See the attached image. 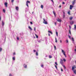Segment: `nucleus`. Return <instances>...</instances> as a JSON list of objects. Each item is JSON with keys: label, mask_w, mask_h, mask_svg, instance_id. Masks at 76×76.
I'll list each match as a JSON object with an SVG mask.
<instances>
[{"label": "nucleus", "mask_w": 76, "mask_h": 76, "mask_svg": "<svg viewBox=\"0 0 76 76\" xmlns=\"http://www.w3.org/2000/svg\"><path fill=\"white\" fill-rule=\"evenodd\" d=\"M62 53L63 54L64 56L65 57H66V52L64 51L63 49H61Z\"/></svg>", "instance_id": "nucleus-1"}, {"label": "nucleus", "mask_w": 76, "mask_h": 76, "mask_svg": "<svg viewBox=\"0 0 76 76\" xmlns=\"http://www.w3.org/2000/svg\"><path fill=\"white\" fill-rule=\"evenodd\" d=\"M43 20H44V22H43V23H45V24H48L47 22L46 21H45V19L44 18H43Z\"/></svg>", "instance_id": "nucleus-2"}, {"label": "nucleus", "mask_w": 76, "mask_h": 76, "mask_svg": "<svg viewBox=\"0 0 76 76\" xmlns=\"http://www.w3.org/2000/svg\"><path fill=\"white\" fill-rule=\"evenodd\" d=\"M75 69H76V66L75 65H74L73 66H72V70H75Z\"/></svg>", "instance_id": "nucleus-3"}, {"label": "nucleus", "mask_w": 76, "mask_h": 76, "mask_svg": "<svg viewBox=\"0 0 76 76\" xmlns=\"http://www.w3.org/2000/svg\"><path fill=\"white\" fill-rule=\"evenodd\" d=\"M60 63L61 64V65H63V60L61 59H60Z\"/></svg>", "instance_id": "nucleus-4"}, {"label": "nucleus", "mask_w": 76, "mask_h": 76, "mask_svg": "<svg viewBox=\"0 0 76 76\" xmlns=\"http://www.w3.org/2000/svg\"><path fill=\"white\" fill-rule=\"evenodd\" d=\"M75 2H76V0H74L72 2V5H75Z\"/></svg>", "instance_id": "nucleus-5"}, {"label": "nucleus", "mask_w": 76, "mask_h": 76, "mask_svg": "<svg viewBox=\"0 0 76 76\" xmlns=\"http://www.w3.org/2000/svg\"><path fill=\"white\" fill-rule=\"evenodd\" d=\"M74 6L73 5H70V10H72V8Z\"/></svg>", "instance_id": "nucleus-6"}, {"label": "nucleus", "mask_w": 76, "mask_h": 76, "mask_svg": "<svg viewBox=\"0 0 76 76\" xmlns=\"http://www.w3.org/2000/svg\"><path fill=\"white\" fill-rule=\"evenodd\" d=\"M70 25H73V23H74V21H71L70 22Z\"/></svg>", "instance_id": "nucleus-7"}, {"label": "nucleus", "mask_w": 76, "mask_h": 76, "mask_svg": "<svg viewBox=\"0 0 76 76\" xmlns=\"http://www.w3.org/2000/svg\"><path fill=\"white\" fill-rule=\"evenodd\" d=\"M2 26H4V21L3 20L2 21Z\"/></svg>", "instance_id": "nucleus-8"}, {"label": "nucleus", "mask_w": 76, "mask_h": 76, "mask_svg": "<svg viewBox=\"0 0 76 76\" xmlns=\"http://www.w3.org/2000/svg\"><path fill=\"white\" fill-rule=\"evenodd\" d=\"M4 4L5 6V7H7V2L5 3Z\"/></svg>", "instance_id": "nucleus-9"}, {"label": "nucleus", "mask_w": 76, "mask_h": 76, "mask_svg": "<svg viewBox=\"0 0 76 76\" xmlns=\"http://www.w3.org/2000/svg\"><path fill=\"white\" fill-rule=\"evenodd\" d=\"M73 71L74 73V74H76V69H74V70H72Z\"/></svg>", "instance_id": "nucleus-10"}, {"label": "nucleus", "mask_w": 76, "mask_h": 76, "mask_svg": "<svg viewBox=\"0 0 76 76\" xmlns=\"http://www.w3.org/2000/svg\"><path fill=\"white\" fill-rule=\"evenodd\" d=\"M15 9H16V10L17 11H18V10H19V7H16Z\"/></svg>", "instance_id": "nucleus-11"}, {"label": "nucleus", "mask_w": 76, "mask_h": 76, "mask_svg": "<svg viewBox=\"0 0 76 76\" xmlns=\"http://www.w3.org/2000/svg\"><path fill=\"white\" fill-rule=\"evenodd\" d=\"M53 14H54V16H55V17H56V13H55V12L53 11Z\"/></svg>", "instance_id": "nucleus-12"}, {"label": "nucleus", "mask_w": 76, "mask_h": 76, "mask_svg": "<svg viewBox=\"0 0 76 76\" xmlns=\"http://www.w3.org/2000/svg\"><path fill=\"white\" fill-rule=\"evenodd\" d=\"M57 21L59 22H61V20L60 19H58L57 20Z\"/></svg>", "instance_id": "nucleus-13"}, {"label": "nucleus", "mask_w": 76, "mask_h": 76, "mask_svg": "<svg viewBox=\"0 0 76 76\" xmlns=\"http://www.w3.org/2000/svg\"><path fill=\"white\" fill-rule=\"evenodd\" d=\"M48 32H49V33H50V34H51L52 35H53V33H52V32H51V31H48Z\"/></svg>", "instance_id": "nucleus-14"}, {"label": "nucleus", "mask_w": 76, "mask_h": 76, "mask_svg": "<svg viewBox=\"0 0 76 76\" xmlns=\"http://www.w3.org/2000/svg\"><path fill=\"white\" fill-rule=\"evenodd\" d=\"M41 8L42 9H43V8L44 7V6H43V5H42L41 6Z\"/></svg>", "instance_id": "nucleus-15"}, {"label": "nucleus", "mask_w": 76, "mask_h": 76, "mask_svg": "<svg viewBox=\"0 0 76 76\" xmlns=\"http://www.w3.org/2000/svg\"><path fill=\"white\" fill-rule=\"evenodd\" d=\"M28 28L29 29H30V30H31V31H32V28L30 27V26H28Z\"/></svg>", "instance_id": "nucleus-16"}, {"label": "nucleus", "mask_w": 76, "mask_h": 76, "mask_svg": "<svg viewBox=\"0 0 76 76\" xmlns=\"http://www.w3.org/2000/svg\"><path fill=\"white\" fill-rule=\"evenodd\" d=\"M26 6H27V7H29V6L28 5V3L26 2Z\"/></svg>", "instance_id": "nucleus-17"}, {"label": "nucleus", "mask_w": 76, "mask_h": 76, "mask_svg": "<svg viewBox=\"0 0 76 76\" xmlns=\"http://www.w3.org/2000/svg\"><path fill=\"white\" fill-rule=\"evenodd\" d=\"M69 19L70 20H72V19H73V17H71V18H69Z\"/></svg>", "instance_id": "nucleus-18"}, {"label": "nucleus", "mask_w": 76, "mask_h": 76, "mask_svg": "<svg viewBox=\"0 0 76 76\" xmlns=\"http://www.w3.org/2000/svg\"><path fill=\"white\" fill-rule=\"evenodd\" d=\"M35 35L37 38H38V35H37L36 34H35Z\"/></svg>", "instance_id": "nucleus-19"}, {"label": "nucleus", "mask_w": 76, "mask_h": 76, "mask_svg": "<svg viewBox=\"0 0 76 76\" xmlns=\"http://www.w3.org/2000/svg\"><path fill=\"white\" fill-rule=\"evenodd\" d=\"M25 64H24L23 65L24 67L25 68H26V67H27L26 65H25Z\"/></svg>", "instance_id": "nucleus-20"}, {"label": "nucleus", "mask_w": 76, "mask_h": 76, "mask_svg": "<svg viewBox=\"0 0 76 76\" xmlns=\"http://www.w3.org/2000/svg\"><path fill=\"white\" fill-rule=\"evenodd\" d=\"M3 12L4 13H5V12H6V11L4 9H3Z\"/></svg>", "instance_id": "nucleus-21"}, {"label": "nucleus", "mask_w": 76, "mask_h": 76, "mask_svg": "<svg viewBox=\"0 0 76 76\" xmlns=\"http://www.w3.org/2000/svg\"><path fill=\"white\" fill-rule=\"evenodd\" d=\"M68 14H69V15H70V11H69L68 12Z\"/></svg>", "instance_id": "nucleus-22"}, {"label": "nucleus", "mask_w": 76, "mask_h": 76, "mask_svg": "<svg viewBox=\"0 0 76 76\" xmlns=\"http://www.w3.org/2000/svg\"><path fill=\"white\" fill-rule=\"evenodd\" d=\"M72 41H73V42H74V38H73V37L72 38Z\"/></svg>", "instance_id": "nucleus-23"}, {"label": "nucleus", "mask_w": 76, "mask_h": 76, "mask_svg": "<svg viewBox=\"0 0 76 76\" xmlns=\"http://www.w3.org/2000/svg\"><path fill=\"white\" fill-rule=\"evenodd\" d=\"M12 59H13V60H15V57H13L12 58Z\"/></svg>", "instance_id": "nucleus-24"}, {"label": "nucleus", "mask_w": 76, "mask_h": 76, "mask_svg": "<svg viewBox=\"0 0 76 76\" xmlns=\"http://www.w3.org/2000/svg\"><path fill=\"white\" fill-rule=\"evenodd\" d=\"M26 3H30V1H27Z\"/></svg>", "instance_id": "nucleus-25"}, {"label": "nucleus", "mask_w": 76, "mask_h": 76, "mask_svg": "<svg viewBox=\"0 0 76 76\" xmlns=\"http://www.w3.org/2000/svg\"><path fill=\"white\" fill-rule=\"evenodd\" d=\"M63 60L64 62L66 61V60L65 58L63 59Z\"/></svg>", "instance_id": "nucleus-26"}, {"label": "nucleus", "mask_w": 76, "mask_h": 76, "mask_svg": "<svg viewBox=\"0 0 76 76\" xmlns=\"http://www.w3.org/2000/svg\"><path fill=\"white\" fill-rule=\"evenodd\" d=\"M36 55L37 56H38V52H36Z\"/></svg>", "instance_id": "nucleus-27"}, {"label": "nucleus", "mask_w": 76, "mask_h": 76, "mask_svg": "<svg viewBox=\"0 0 76 76\" xmlns=\"http://www.w3.org/2000/svg\"><path fill=\"white\" fill-rule=\"evenodd\" d=\"M55 64L56 65V66H58V64H57V63L56 62H55Z\"/></svg>", "instance_id": "nucleus-28"}, {"label": "nucleus", "mask_w": 76, "mask_h": 76, "mask_svg": "<svg viewBox=\"0 0 76 76\" xmlns=\"http://www.w3.org/2000/svg\"><path fill=\"white\" fill-rule=\"evenodd\" d=\"M56 34L57 36H58V33L57 31L56 32Z\"/></svg>", "instance_id": "nucleus-29"}, {"label": "nucleus", "mask_w": 76, "mask_h": 76, "mask_svg": "<svg viewBox=\"0 0 76 76\" xmlns=\"http://www.w3.org/2000/svg\"><path fill=\"white\" fill-rule=\"evenodd\" d=\"M55 42H57V39L56 38H55Z\"/></svg>", "instance_id": "nucleus-30"}, {"label": "nucleus", "mask_w": 76, "mask_h": 76, "mask_svg": "<svg viewBox=\"0 0 76 76\" xmlns=\"http://www.w3.org/2000/svg\"><path fill=\"white\" fill-rule=\"evenodd\" d=\"M66 43H68L69 42V41H68V40L67 39L66 40Z\"/></svg>", "instance_id": "nucleus-31"}, {"label": "nucleus", "mask_w": 76, "mask_h": 76, "mask_svg": "<svg viewBox=\"0 0 76 76\" xmlns=\"http://www.w3.org/2000/svg\"><path fill=\"white\" fill-rule=\"evenodd\" d=\"M54 48H55V50H56V46H54Z\"/></svg>", "instance_id": "nucleus-32"}, {"label": "nucleus", "mask_w": 76, "mask_h": 76, "mask_svg": "<svg viewBox=\"0 0 76 76\" xmlns=\"http://www.w3.org/2000/svg\"><path fill=\"white\" fill-rule=\"evenodd\" d=\"M2 50V48H0V51H1Z\"/></svg>", "instance_id": "nucleus-33"}, {"label": "nucleus", "mask_w": 76, "mask_h": 76, "mask_svg": "<svg viewBox=\"0 0 76 76\" xmlns=\"http://www.w3.org/2000/svg\"><path fill=\"white\" fill-rule=\"evenodd\" d=\"M65 18V15H63V18Z\"/></svg>", "instance_id": "nucleus-34"}, {"label": "nucleus", "mask_w": 76, "mask_h": 76, "mask_svg": "<svg viewBox=\"0 0 76 76\" xmlns=\"http://www.w3.org/2000/svg\"><path fill=\"white\" fill-rule=\"evenodd\" d=\"M74 28L75 29H76V25H74Z\"/></svg>", "instance_id": "nucleus-35"}, {"label": "nucleus", "mask_w": 76, "mask_h": 76, "mask_svg": "<svg viewBox=\"0 0 76 76\" xmlns=\"http://www.w3.org/2000/svg\"><path fill=\"white\" fill-rule=\"evenodd\" d=\"M49 57L50 58H52V56H49Z\"/></svg>", "instance_id": "nucleus-36"}, {"label": "nucleus", "mask_w": 76, "mask_h": 76, "mask_svg": "<svg viewBox=\"0 0 76 76\" xmlns=\"http://www.w3.org/2000/svg\"><path fill=\"white\" fill-rule=\"evenodd\" d=\"M1 20V16L0 15V21Z\"/></svg>", "instance_id": "nucleus-37"}, {"label": "nucleus", "mask_w": 76, "mask_h": 76, "mask_svg": "<svg viewBox=\"0 0 76 76\" xmlns=\"http://www.w3.org/2000/svg\"><path fill=\"white\" fill-rule=\"evenodd\" d=\"M30 24H31V25H32L33 24V23L32 22H30Z\"/></svg>", "instance_id": "nucleus-38"}, {"label": "nucleus", "mask_w": 76, "mask_h": 76, "mask_svg": "<svg viewBox=\"0 0 76 76\" xmlns=\"http://www.w3.org/2000/svg\"><path fill=\"white\" fill-rule=\"evenodd\" d=\"M55 67L56 69H57V65H55Z\"/></svg>", "instance_id": "nucleus-39"}, {"label": "nucleus", "mask_w": 76, "mask_h": 76, "mask_svg": "<svg viewBox=\"0 0 76 76\" xmlns=\"http://www.w3.org/2000/svg\"><path fill=\"white\" fill-rule=\"evenodd\" d=\"M63 67H64V68L65 69H66V66H63Z\"/></svg>", "instance_id": "nucleus-40"}, {"label": "nucleus", "mask_w": 76, "mask_h": 76, "mask_svg": "<svg viewBox=\"0 0 76 76\" xmlns=\"http://www.w3.org/2000/svg\"><path fill=\"white\" fill-rule=\"evenodd\" d=\"M14 1V0H11V2L12 3H13Z\"/></svg>", "instance_id": "nucleus-41"}, {"label": "nucleus", "mask_w": 76, "mask_h": 76, "mask_svg": "<svg viewBox=\"0 0 76 76\" xmlns=\"http://www.w3.org/2000/svg\"><path fill=\"white\" fill-rule=\"evenodd\" d=\"M68 37H69V38H70V39H71V37H70V36H69Z\"/></svg>", "instance_id": "nucleus-42"}, {"label": "nucleus", "mask_w": 76, "mask_h": 76, "mask_svg": "<svg viewBox=\"0 0 76 76\" xmlns=\"http://www.w3.org/2000/svg\"><path fill=\"white\" fill-rule=\"evenodd\" d=\"M62 4H65V3H64V1L62 2Z\"/></svg>", "instance_id": "nucleus-43"}, {"label": "nucleus", "mask_w": 76, "mask_h": 76, "mask_svg": "<svg viewBox=\"0 0 76 76\" xmlns=\"http://www.w3.org/2000/svg\"><path fill=\"white\" fill-rule=\"evenodd\" d=\"M12 76V74H9V76Z\"/></svg>", "instance_id": "nucleus-44"}, {"label": "nucleus", "mask_w": 76, "mask_h": 76, "mask_svg": "<svg viewBox=\"0 0 76 76\" xmlns=\"http://www.w3.org/2000/svg\"><path fill=\"white\" fill-rule=\"evenodd\" d=\"M17 39L18 40H19V37H17Z\"/></svg>", "instance_id": "nucleus-45"}, {"label": "nucleus", "mask_w": 76, "mask_h": 76, "mask_svg": "<svg viewBox=\"0 0 76 76\" xmlns=\"http://www.w3.org/2000/svg\"><path fill=\"white\" fill-rule=\"evenodd\" d=\"M69 33L70 34H71V32H70V30H69Z\"/></svg>", "instance_id": "nucleus-46"}, {"label": "nucleus", "mask_w": 76, "mask_h": 76, "mask_svg": "<svg viewBox=\"0 0 76 76\" xmlns=\"http://www.w3.org/2000/svg\"><path fill=\"white\" fill-rule=\"evenodd\" d=\"M41 66L42 67H43V66H44V65H42Z\"/></svg>", "instance_id": "nucleus-47"}, {"label": "nucleus", "mask_w": 76, "mask_h": 76, "mask_svg": "<svg viewBox=\"0 0 76 76\" xmlns=\"http://www.w3.org/2000/svg\"><path fill=\"white\" fill-rule=\"evenodd\" d=\"M33 51L34 52H36V50H33Z\"/></svg>", "instance_id": "nucleus-48"}, {"label": "nucleus", "mask_w": 76, "mask_h": 76, "mask_svg": "<svg viewBox=\"0 0 76 76\" xmlns=\"http://www.w3.org/2000/svg\"><path fill=\"white\" fill-rule=\"evenodd\" d=\"M61 72H63V69H61Z\"/></svg>", "instance_id": "nucleus-49"}, {"label": "nucleus", "mask_w": 76, "mask_h": 76, "mask_svg": "<svg viewBox=\"0 0 76 76\" xmlns=\"http://www.w3.org/2000/svg\"><path fill=\"white\" fill-rule=\"evenodd\" d=\"M34 31H36V28H35H35H34Z\"/></svg>", "instance_id": "nucleus-50"}, {"label": "nucleus", "mask_w": 76, "mask_h": 76, "mask_svg": "<svg viewBox=\"0 0 76 76\" xmlns=\"http://www.w3.org/2000/svg\"><path fill=\"white\" fill-rule=\"evenodd\" d=\"M60 42L61 43V42H62V41H61V40H60Z\"/></svg>", "instance_id": "nucleus-51"}, {"label": "nucleus", "mask_w": 76, "mask_h": 76, "mask_svg": "<svg viewBox=\"0 0 76 76\" xmlns=\"http://www.w3.org/2000/svg\"><path fill=\"white\" fill-rule=\"evenodd\" d=\"M15 54H16V53H13V55H15Z\"/></svg>", "instance_id": "nucleus-52"}, {"label": "nucleus", "mask_w": 76, "mask_h": 76, "mask_svg": "<svg viewBox=\"0 0 76 76\" xmlns=\"http://www.w3.org/2000/svg\"><path fill=\"white\" fill-rule=\"evenodd\" d=\"M56 24H56V23L55 22V25H56Z\"/></svg>", "instance_id": "nucleus-53"}, {"label": "nucleus", "mask_w": 76, "mask_h": 76, "mask_svg": "<svg viewBox=\"0 0 76 76\" xmlns=\"http://www.w3.org/2000/svg\"><path fill=\"white\" fill-rule=\"evenodd\" d=\"M51 1H52L53 3H54V1L53 0H51Z\"/></svg>", "instance_id": "nucleus-54"}, {"label": "nucleus", "mask_w": 76, "mask_h": 76, "mask_svg": "<svg viewBox=\"0 0 76 76\" xmlns=\"http://www.w3.org/2000/svg\"><path fill=\"white\" fill-rule=\"evenodd\" d=\"M61 7V5H60L59 6V7Z\"/></svg>", "instance_id": "nucleus-55"}, {"label": "nucleus", "mask_w": 76, "mask_h": 76, "mask_svg": "<svg viewBox=\"0 0 76 76\" xmlns=\"http://www.w3.org/2000/svg\"><path fill=\"white\" fill-rule=\"evenodd\" d=\"M75 52H76V49H75Z\"/></svg>", "instance_id": "nucleus-56"}, {"label": "nucleus", "mask_w": 76, "mask_h": 76, "mask_svg": "<svg viewBox=\"0 0 76 76\" xmlns=\"http://www.w3.org/2000/svg\"><path fill=\"white\" fill-rule=\"evenodd\" d=\"M48 36H50V34H48Z\"/></svg>", "instance_id": "nucleus-57"}, {"label": "nucleus", "mask_w": 76, "mask_h": 76, "mask_svg": "<svg viewBox=\"0 0 76 76\" xmlns=\"http://www.w3.org/2000/svg\"><path fill=\"white\" fill-rule=\"evenodd\" d=\"M63 13H64V12H63Z\"/></svg>", "instance_id": "nucleus-58"}, {"label": "nucleus", "mask_w": 76, "mask_h": 76, "mask_svg": "<svg viewBox=\"0 0 76 76\" xmlns=\"http://www.w3.org/2000/svg\"><path fill=\"white\" fill-rule=\"evenodd\" d=\"M69 28L70 29V26H69Z\"/></svg>", "instance_id": "nucleus-59"}, {"label": "nucleus", "mask_w": 76, "mask_h": 76, "mask_svg": "<svg viewBox=\"0 0 76 76\" xmlns=\"http://www.w3.org/2000/svg\"><path fill=\"white\" fill-rule=\"evenodd\" d=\"M38 42H40V41H39Z\"/></svg>", "instance_id": "nucleus-60"}, {"label": "nucleus", "mask_w": 76, "mask_h": 76, "mask_svg": "<svg viewBox=\"0 0 76 76\" xmlns=\"http://www.w3.org/2000/svg\"><path fill=\"white\" fill-rule=\"evenodd\" d=\"M75 63H76V61H75Z\"/></svg>", "instance_id": "nucleus-61"}, {"label": "nucleus", "mask_w": 76, "mask_h": 76, "mask_svg": "<svg viewBox=\"0 0 76 76\" xmlns=\"http://www.w3.org/2000/svg\"><path fill=\"white\" fill-rule=\"evenodd\" d=\"M66 0H65V1H66Z\"/></svg>", "instance_id": "nucleus-62"}]
</instances>
